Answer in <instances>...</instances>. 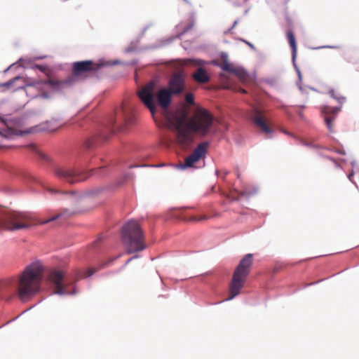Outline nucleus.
Segmentation results:
<instances>
[{"label": "nucleus", "mask_w": 359, "mask_h": 359, "mask_svg": "<svg viewBox=\"0 0 359 359\" xmlns=\"http://www.w3.org/2000/svg\"><path fill=\"white\" fill-rule=\"evenodd\" d=\"M155 85L154 81H150L138 92V96L153 117L156 112V99L163 109L165 121L176 131V142L178 145L183 149L190 148L194 141V134L204 137L214 133V116L209 111L198 107L191 118H189L185 110L170 112L168 108L171 102V92L166 88H161L156 92Z\"/></svg>", "instance_id": "1"}, {"label": "nucleus", "mask_w": 359, "mask_h": 359, "mask_svg": "<svg viewBox=\"0 0 359 359\" xmlns=\"http://www.w3.org/2000/svg\"><path fill=\"white\" fill-rule=\"evenodd\" d=\"M43 278V269L39 262H32L25 269L19 279L11 278L0 282V292L3 299L9 300L18 292L22 300H26L37 293Z\"/></svg>", "instance_id": "2"}, {"label": "nucleus", "mask_w": 359, "mask_h": 359, "mask_svg": "<svg viewBox=\"0 0 359 359\" xmlns=\"http://www.w3.org/2000/svg\"><path fill=\"white\" fill-rule=\"evenodd\" d=\"M135 120L133 107L124 102L108 116L103 128L95 135L100 136L103 140H107L110 135L117 132L128 130L135 124Z\"/></svg>", "instance_id": "3"}, {"label": "nucleus", "mask_w": 359, "mask_h": 359, "mask_svg": "<svg viewBox=\"0 0 359 359\" xmlns=\"http://www.w3.org/2000/svg\"><path fill=\"white\" fill-rule=\"evenodd\" d=\"M90 72V60L75 62L72 65V74L63 80L47 79L27 83L25 86H19L17 90L26 88L27 95L34 89H39L43 84L49 85L53 90H59L61 88H69L74 86L81 79L83 74Z\"/></svg>", "instance_id": "4"}, {"label": "nucleus", "mask_w": 359, "mask_h": 359, "mask_svg": "<svg viewBox=\"0 0 359 359\" xmlns=\"http://www.w3.org/2000/svg\"><path fill=\"white\" fill-rule=\"evenodd\" d=\"M122 240L129 254L146 248L143 231L140 224L135 220H130L123 225Z\"/></svg>", "instance_id": "5"}, {"label": "nucleus", "mask_w": 359, "mask_h": 359, "mask_svg": "<svg viewBox=\"0 0 359 359\" xmlns=\"http://www.w3.org/2000/svg\"><path fill=\"white\" fill-rule=\"evenodd\" d=\"M253 256L247 254L239 262L236 268L229 287L230 296L226 300H231L237 296L243 287L246 278L250 271L252 265Z\"/></svg>", "instance_id": "6"}, {"label": "nucleus", "mask_w": 359, "mask_h": 359, "mask_svg": "<svg viewBox=\"0 0 359 359\" xmlns=\"http://www.w3.org/2000/svg\"><path fill=\"white\" fill-rule=\"evenodd\" d=\"M29 215L26 212L6 210L0 208V229L18 231L28 229L31 224L27 222Z\"/></svg>", "instance_id": "7"}, {"label": "nucleus", "mask_w": 359, "mask_h": 359, "mask_svg": "<svg viewBox=\"0 0 359 359\" xmlns=\"http://www.w3.org/2000/svg\"><path fill=\"white\" fill-rule=\"evenodd\" d=\"M47 281L54 287L53 294L69 295L76 294L74 280L67 276L59 269H51L48 272Z\"/></svg>", "instance_id": "8"}, {"label": "nucleus", "mask_w": 359, "mask_h": 359, "mask_svg": "<svg viewBox=\"0 0 359 359\" xmlns=\"http://www.w3.org/2000/svg\"><path fill=\"white\" fill-rule=\"evenodd\" d=\"M53 172L58 179L71 184L84 181L88 177L87 172L83 170L66 169L57 165L53 167Z\"/></svg>", "instance_id": "9"}, {"label": "nucleus", "mask_w": 359, "mask_h": 359, "mask_svg": "<svg viewBox=\"0 0 359 359\" xmlns=\"http://www.w3.org/2000/svg\"><path fill=\"white\" fill-rule=\"evenodd\" d=\"M56 130V128L52 127L51 123L49 121L43 123L41 124L32 127L26 130H18L13 128H6L0 130V136L6 139H13L16 136H21L25 134L49 131L53 132Z\"/></svg>", "instance_id": "10"}, {"label": "nucleus", "mask_w": 359, "mask_h": 359, "mask_svg": "<svg viewBox=\"0 0 359 359\" xmlns=\"http://www.w3.org/2000/svg\"><path fill=\"white\" fill-rule=\"evenodd\" d=\"M204 62L201 60L187 59L184 61V65L198 67L197 70L192 74L195 81L200 83H205L210 81V76L207 72L202 67Z\"/></svg>", "instance_id": "11"}, {"label": "nucleus", "mask_w": 359, "mask_h": 359, "mask_svg": "<svg viewBox=\"0 0 359 359\" xmlns=\"http://www.w3.org/2000/svg\"><path fill=\"white\" fill-rule=\"evenodd\" d=\"M208 146L209 144L207 142L200 143L194 150L193 153L185 158L184 163L180 165V167L182 168L192 167L194 163H197L205 155Z\"/></svg>", "instance_id": "12"}, {"label": "nucleus", "mask_w": 359, "mask_h": 359, "mask_svg": "<svg viewBox=\"0 0 359 359\" xmlns=\"http://www.w3.org/2000/svg\"><path fill=\"white\" fill-rule=\"evenodd\" d=\"M251 119L261 131L267 134L272 132L271 128L266 123L264 110L258 107H254L252 111Z\"/></svg>", "instance_id": "13"}, {"label": "nucleus", "mask_w": 359, "mask_h": 359, "mask_svg": "<svg viewBox=\"0 0 359 359\" xmlns=\"http://www.w3.org/2000/svg\"><path fill=\"white\" fill-rule=\"evenodd\" d=\"M84 210L79 208L76 209H69V208H64L60 210V212L55 215V216L41 222V224H46L49 223L50 222L55 221L57 219H61L63 220L67 219L72 217H74L78 214L83 212Z\"/></svg>", "instance_id": "14"}, {"label": "nucleus", "mask_w": 359, "mask_h": 359, "mask_svg": "<svg viewBox=\"0 0 359 359\" xmlns=\"http://www.w3.org/2000/svg\"><path fill=\"white\" fill-rule=\"evenodd\" d=\"M184 78L180 74H175L170 80L169 88L172 94H180L184 89Z\"/></svg>", "instance_id": "15"}, {"label": "nucleus", "mask_w": 359, "mask_h": 359, "mask_svg": "<svg viewBox=\"0 0 359 359\" xmlns=\"http://www.w3.org/2000/svg\"><path fill=\"white\" fill-rule=\"evenodd\" d=\"M44 189H46L50 194H63L68 195L71 194L76 197L78 201H82L84 198H87L90 196V191L88 189H86L82 191H60L58 189L48 188L45 185L41 184Z\"/></svg>", "instance_id": "16"}, {"label": "nucleus", "mask_w": 359, "mask_h": 359, "mask_svg": "<svg viewBox=\"0 0 359 359\" xmlns=\"http://www.w3.org/2000/svg\"><path fill=\"white\" fill-rule=\"evenodd\" d=\"M340 108L337 107L325 106L322 108V112L324 114V118L328 130L332 131V122L334 120L336 114L339 112Z\"/></svg>", "instance_id": "17"}, {"label": "nucleus", "mask_w": 359, "mask_h": 359, "mask_svg": "<svg viewBox=\"0 0 359 359\" xmlns=\"http://www.w3.org/2000/svg\"><path fill=\"white\" fill-rule=\"evenodd\" d=\"M185 209L182 208L180 209L173 213V216L177 217V219L186 221V222H197L202 220H205L208 217L206 215H201V216H188L184 214V210Z\"/></svg>", "instance_id": "18"}, {"label": "nucleus", "mask_w": 359, "mask_h": 359, "mask_svg": "<svg viewBox=\"0 0 359 359\" xmlns=\"http://www.w3.org/2000/svg\"><path fill=\"white\" fill-rule=\"evenodd\" d=\"M118 62V61H114L112 62H109V61H104V60H100L98 62H94L91 61V66H90L91 76L93 75V72L102 69L105 67H109L111 65H114L117 64Z\"/></svg>", "instance_id": "19"}, {"label": "nucleus", "mask_w": 359, "mask_h": 359, "mask_svg": "<svg viewBox=\"0 0 359 359\" xmlns=\"http://www.w3.org/2000/svg\"><path fill=\"white\" fill-rule=\"evenodd\" d=\"M28 148L32 151H33L34 153L36 154V155L41 159L43 161H44L45 163H49V164H51L52 163V159L48 156H47L46 154H45L44 153H43L42 151H41L35 144H30L28 145Z\"/></svg>", "instance_id": "20"}, {"label": "nucleus", "mask_w": 359, "mask_h": 359, "mask_svg": "<svg viewBox=\"0 0 359 359\" xmlns=\"http://www.w3.org/2000/svg\"><path fill=\"white\" fill-rule=\"evenodd\" d=\"M287 37L288 43L292 50V60H294L297 55V44L294 35L292 31H288L287 32Z\"/></svg>", "instance_id": "21"}, {"label": "nucleus", "mask_w": 359, "mask_h": 359, "mask_svg": "<svg viewBox=\"0 0 359 359\" xmlns=\"http://www.w3.org/2000/svg\"><path fill=\"white\" fill-rule=\"evenodd\" d=\"M21 118H5L3 116H0V123H4L6 128H11V126L18 124L20 123Z\"/></svg>", "instance_id": "22"}, {"label": "nucleus", "mask_w": 359, "mask_h": 359, "mask_svg": "<svg viewBox=\"0 0 359 359\" xmlns=\"http://www.w3.org/2000/svg\"><path fill=\"white\" fill-rule=\"evenodd\" d=\"M219 66L222 70L229 73H232L235 68V67L232 64L229 63L226 59H224Z\"/></svg>", "instance_id": "23"}, {"label": "nucleus", "mask_w": 359, "mask_h": 359, "mask_svg": "<svg viewBox=\"0 0 359 359\" xmlns=\"http://www.w3.org/2000/svg\"><path fill=\"white\" fill-rule=\"evenodd\" d=\"M232 74L238 76L241 80L245 81L248 78V74L242 69L235 67Z\"/></svg>", "instance_id": "24"}, {"label": "nucleus", "mask_w": 359, "mask_h": 359, "mask_svg": "<svg viewBox=\"0 0 359 359\" xmlns=\"http://www.w3.org/2000/svg\"><path fill=\"white\" fill-rule=\"evenodd\" d=\"M22 78L20 76H17L9 81L0 83V88L6 87V88H11V86L18 80L21 79Z\"/></svg>", "instance_id": "25"}, {"label": "nucleus", "mask_w": 359, "mask_h": 359, "mask_svg": "<svg viewBox=\"0 0 359 359\" xmlns=\"http://www.w3.org/2000/svg\"><path fill=\"white\" fill-rule=\"evenodd\" d=\"M32 98L41 97L43 99H48L50 97V93L48 92L39 93L37 94H33L29 95Z\"/></svg>", "instance_id": "26"}, {"label": "nucleus", "mask_w": 359, "mask_h": 359, "mask_svg": "<svg viewBox=\"0 0 359 359\" xmlns=\"http://www.w3.org/2000/svg\"><path fill=\"white\" fill-rule=\"evenodd\" d=\"M185 101L187 102V103H188L189 104H194V97L193 94L187 93L185 95Z\"/></svg>", "instance_id": "27"}, {"label": "nucleus", "mask_w": 359, "mask_h": 359, "mask_svg": "<svg viewBox=\"0 0 359 359\" xmlns=\"http://www.w3.org/2000/svg\"><path fill=\"white\" fill-rule=\"evenodd\" d=\"M330 94L331 95V96L333 98L337 99L339 101V102H340V103H342L345 100V97H337V96H335L334 90H330Z\"/></svg>", "instance_id": "28"}, {"label": "nucleus", "mask_w": 359, "mask_h": 359, "mask_svg": "<svg viewBox=\"0 0 359 359\" xmlns=\"http://www.w3.org/2000/svg\"><path fill=\"white\" fill-rule=\"evenodd\" d=\"M33 69H39V71H41V72H45L47 69V67L46 66H44V65H34L33 67H32Z\"/></svg>", "instance_id": "29"}, {"label": "nucleus", "mask_w": 359, "mask_h": 359, "mask_svg": "<svg viewBox=\"0 0 359 359\" xmlns=\"http://www.w3.org/2000/svg\"><path fill=\"white\" fill-rule=\"evenodd\" d=\"M88 123H89V120H88V118H86V119H85V120L83 121V123H79V126H80L81 127H83V128H85V127H86V128H87V127H88Z\"/></svg>", "instance_id": "30"}, {"label": "nucleus", "mask_w": 359, "mask_h": 359, "mask_svg": "<svg viewBox=\"0 0 359 359\" xmlns=\"http://www.w3.org/2000/svg\"><path fill=\"white\" fill-rule=\"evenodd\" d=\"M103 238H104L103 236H102V235H99V236H98L97 239L94 242L93 245H94L95 246H97V244H98V243H99L100 241H102V240H103Z\"/></svg>", "instance_id": "31"}, {"label": "nucleus", "mask_w": 359, "mask_h": 359, "mask_svg": "<svg viewBox=\"0 0 359 359\" xmlns=\"http://www.w3.org/2000/svg\"><path fill=\"white\" fill-rule=\"evenodd\" d=\"M302 144L308 146V147H316L315 145H313L311 143H309L308 142L303 140L302 141Z\"/></svg>", "instance_id": "32"}, {"label": "nucleus", "mask_w": 359, "mask_h": 359, "mask_svg": "<svg viewBox=\"0 0 359 359\" xmlns=\"http://www.w3.org/2000/svg\"><path fill=\"white\" fill-rule=\"evenodd\" d=\"M29 180H30L31 181L36 182H37V183H40V182L38 181V180H37V179H36V178H35L34 177H33V176H31V175H30V176H29Z\"/></svg>", "instance_id": "33"}, {"label": "nucleus", "mask_w": 359, "mask_h": 359, "mask_svg": "<svg viewBox=\"0 0 359 359\" xmlns=\"http://www.w3.org/2000/svg\"><path fill=\"white\" fill-rule=\"evenodd\" d=\"M250 47H251L252 48H254V46L250 43V42H248V41H244Z\"/></svg>", "instance_id": "34"}, {"label": "nucleus", "mask_w": 359, "mask_h": 359, "mask_svg": "<svg viewBox=\"0 0 359 359\" xmlns=\"http://www.w3.org/2000/svg\"><path fill=\"white\" fill-rule=\"evenodd\" d=\"M136 257H137V256H135V257H132V258L129 259L126 262V264H128V263H129V262H130L133 259L136 258Z\"/></svg>", "instance_id": "35"}, {"label": "nucleus", "mask_w": 359, "mask_h": 359, "mask_svg": "<svg viewBox=\"0 0 359 359\" xmlns=\"http://www.w3.org/2000/svg\"><path fill=\"white\" fill-rule=\"evenodd\" d=\"M15 64H12L10 67H8L7 69H6L5 72H7L12 66L15 65Z\"/></svg>", "instance_id": "36"}, {"label": "nucleus", "mask_w": 359, "mask_h": 359, "mask_svg": "<svg viewBox=\"0 0 359 359\" xmlns=\"http://www.w3.org/2000/svg\"><path fill=\"white\" fill-rule=\"evenodd\" d=\"M45 58V56H41V57H35L34 59L35 60H38V59H43Z\"/></svg>", "instance_id": "37"}, {"label": "nucleus", "mask_w": 359, "mask_h": 359, "mask_svg": "<svg viewBox=\"0 0 359 359\" xmlns=\"http://www.w3.org/2000/svg\"><path fill=\"white\" fill-rule=\"evenodd\" d=\"M95 271H93V269L91 268V272H90V274L91 276L94 273Z\"/></svg>", "instance_id": "38"}, {"label": "nucleus", "mask_w": 359, "mask_h": 359, "mask_svg": "<svg viewBox=\"0 0 359 359\" xmlns=\"http://www.w3.org/2000/svg\"><path fill=\"white\" fill-rule=\"evenodd\" d=\"M22 61H24V60H23L22 58H20V59L18 60V62H22Z\"/></svg>", "instance_id": "39"}, {"label": "nucleus", "mask_w": 359, "mask_h": 359, "mask_svg": "<svg viewBox=\"0 0 359 359\" xmlns=\"http://www.w3.org/2000/svg\"><path fill=\"white\" fill-rule=\"evenodd\" d=\"M227 174H228V172H224V175H223V177L224 178V177H225V176H226Z\"/></svg>", "instance_id": "40"}]
</instances>
